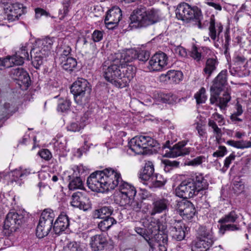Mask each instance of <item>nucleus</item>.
I'll return each instance as SVG.
<instances>
[{"label": "nucleus", "mask_w": 251, "mask_h": 251, "mask_svg": "<svg viewBox=\"0 0 251 251\" xmlns=\"http://www.w3.org/2000/svg\"><path fill=\"white\" fill-rule=\"evenodd\" d=\"M227 70H222L214 78L210 87V103L218 106L221 110H226L231 98L227 90L220 96L227 84Z\"/></svg>", "instance_id": "1"}, {"label": "nucleus", "mask_w": 251, "mask_h": 251, "mask_svg": "<svg viewBox=\"0 0 251 251\" xmlns=\"http://www.w3.org/2000/svg\"><path fill=\"white\" fill-rule=\"evenodd\" d=\"M208 183L201 174L192 173L190 177L182 181L176 189V195L187 199L196 196L208 188Z\"/></svg>", "instance_id": "2"}, {"label": "nucleus", "mask_w": 251, "mask_h": 251, "mask_svg": "<svg viewBox=\"0 0 251 251\" xmlns=\"http://www.w3.org/2000/svg\"><path fill=\"white\" fill-rule=\"evenodd\" d=\"M161 20L158 10L140 6L134 9L130 16L131 28L146 27L159 22Z\"/></svg>", "instance_id": "3"}, {"label": "nucleus", "mask_w": 251, "mask_h": 251, "mask_svg": "<svg viewBox=\"0 0 251 251\" xmlns=\"http://www.w3.org/2000/svg\"><path fill=\"white\" fill-rule=\"evenodd\" d=\"M122 67V60L118 57L105 61L102 65L105 79L118 88H120V84L118 82L119 80H121Z\"/></svg>", "instance_id": "4"}, {"label": "nucleus", "mask_w": 251, "mask_h": 251, "mask_svg": "<svg viewBox=\"0 0 251 251\" xmlns=\"http://www.w3.org/2000/svg\"><path fill=\"white\" fill-rule=\"evenodd\" d=\"M70 89L76 103L84 105L88 102L92 88L87 80L83 78H77L71 85Z\"/></svg>", "instance_id": "5"}, {"label": "nucleus", "mask_w": 251, "mask_h": 251, "mask_svg": "<svg viewBox=\"0 0 251 251\" xmlns=\"http://www.w3.org/2000/svg\"><path fill=\"white\" fill-rule=\"evenodd\" d=\"M176 14L178 19L183 21L188 22L195 19L198 22L199 28H202L201 23L202 14L201 9L197 6L191 7L187 3H182L177 6L176 10Z\"/></svg>", "instance_id": "6"}, {"label": "nucleus", "mask_w": 251, "mask_h": 251, "mask_svg": "<svg viewBox=\"0 0 251 251\" xmlns=\"http://www.w3.org/2000/svg\"><path fill=\"white\" fill-rule=\"evenodd\" d=\"M55 217L54 212L50 208L44 209L42 212L36 228V235L42 238L49 234L53 226Z\"/></svg>", "instance_id": "7"}, {"label": "nucleus", "mask_w": 251, "mask_h": 251, "mask_svg": "<svg viewBox=\"0 0 251 251\" xmlns=\"http://www.w3.org/2000/svg\"><path fill=\"white\" fill-rule=\"evenodd\" d=\"M159 145L157 141L148 136L141 135L132 138L128 143L129 149L136 154H143L145 149L156 147Z\"/></svg>", "instance_id": "8"}, {"label": "nucleus", "mask_w": 251, "mask_h": 251, "mask_svg": "<svg viewBox=\"0 0 251 251\" xmlns=\"http://www.w3.org/2000/svg\"><path fill=\"white\" fill-rule=\"evenodd\" d=\"M25 222V214L14 211L9 212L4 221L3 231L5 234L9 235L16 231Z\"/></svg>", "instance_id": "9"}, {"label": "nucleus", "mask_w": 251, "mask_h": 251, "mask_svg": "<svg viewBox=\"0 0 251 251\" xmlns=\"http://www.w3.org/2000/svg\"><path fill=\"white\" fill-rule=\"evenodd\" d=\"M105 183L104 187L105 192L114 189L119 187L122 181H123L121 174L117 170L112 168H107L103 170Z\"/></svg>", "instance_id": "10"}, {"label": "nucleus", "mask_w": 251, "mask_h": 251, "mask_svg": "<svg viewBox=\"0 0 251 251\" xmlns=\"http://www.w3.org/2000/svg\"><path fill=\"white\" fill-rule=\"evenodd\" d=\"M103 171H96L90 175L87 178V184L89 188L92 191L97 192L104 193L105 189L104 187L105 183Z\"/></svg>", "instance_id": "11"}, {"label": "nucleus", "mask_w": 251, "mask_h": 251, "mask_svg": "<svg viewBox=\"0 0 251 251\" xmlns=\"http://www.w3.org/2000/svg\"><path fill=\"white\" fill-rule=\"evenodd\" d=\"M11 78L17 81V83L23 90H26L31 84L28 73L22 68H13L10 72Z\"/></svg>", "instance_id": "12"}, {"label": "nucleus", "mask_w": 251, "mask_h": 251, "mask_svg": "<svg viewBox=\"0 0 251 251\" xmlns=\"http://www.w3.org/2000/svg\"><path fill=\"white\" fill-rule=\"evenodd\" d=\"M120 192L119 199H117L119 205H125L130 199H133L137 193L135 188L131 184L122 181L118 187Z\"/></svg>", "instance_id": "13"}, {"label": "nucleus", "mask_w": 251, "mask_h": 251, "mask_svg": "<svg viewBox=\"0 0 251 251\" xmlns=\"http://www.w3.org/2000/svg\"><path fill=\"white\" fill-rule=\"evenodd\" d=\"M168 61V58L166 53L158 52L151 57L147 67L151 72L160 71L167 65Z\"/></svg>", "instance_id": "14"}, {"label": "nucleus", "mask_w": 251, "mask_h": 251, "mask_svg": "<svg viewBox=\"0 0 251 251\" xmlns=\"http://www.w3.org/2000/svg\"><path fill=\"white\" fill-rule=\"evenodd\" d=\"M187 142V141H182L171 147L170 146V142L167 141L163 145V148H168L170 149V151L167 155L168 157H176L179 156H184L188 154L190 152V148H184Z\"/></svg>", "instance_id": "15"}, {"label": "nucleus", "mask_w": 251, "mask_h": 251, "mask_svg": "<svg viewBox=\"0 0 251 251\" xmlns=\"http://www.w3.org/2000/svg\"><path fill=\"white\" fill-rule=\"evenodd\" d=\"M177 212L184 219L191 220L196 213L195 208L193 203L187 200L178 202L176 205Z\"/></svg>", "instance_id": "16"}, {"label": "nucleus", "mask_w": 251, "mask_h": 251, "mask_svg": "<svg viewBox=\"0 0 251 251\" xmlns=\"http://www.w3.org/2000/svg\"><path fill=\"white\" fill-rule=\"evenodd\" d=\"M122 16V10L118 6H114L107 12L104 19V23L106 27L112 29L116 26Z\"/></svg>", "instance_id": "17"}, {"label": "nucleus", "mask_w": 251, "mask_h": 251, "mask_svg": "<svg viewBox=\"0 0 251 251\" xmlns=\"http://www.w3.org/2000/svg\"><path fill=\"white\" fill-rule=\"evenodd\" d=\"M187 227L181 221L175 222L169 227V233L173 239L178 241H182L185 237Z\"/></svg>", "instance_id": "18"}, {"label": "nucleus", "mask_w": 251, "mask_h": 251, "mask_svg": "<svg viewBox=\"0 0 251 251\" xmlns=\"http://www.w3.org/2000/svg\"><path fill=\"white\" fill-rule=\"evenodd\" d=\"M136 71L135 67L122 63L121 80H119V82H118V84H120L121 88L127 86L135 76Z\"/></svg>", "instance_id": "19"}, {"label": "nucleus", "mask_w": 251, "mask_h": 251, "mask_svg": "<svg viewBox=\"0 0 251 251\" xmlns=\"http://www.w3.org/2000/svg\"><path fill=\"white\" fill-rule=\"evenodd\" d=\"M88 200L87 193L85 191H77L74 193L72 196L71 204L73 207L86 211L87 210L88 206L85 203V202Z\"/></svg>", "instance_id": "20"}, {"label": "nucleus", "mask_w": 251, "mask_h": 251, "mask_svg": "<svg viewBox=\"0 0 251 251\" xmlns=\"http://www.w3.org/2000/svg\"><path fill=\"white\" fill-rule=\"evenodd\" d=\"M107 244V240L103 234H96L90 237L89 245L93 251H101Z\"/></svg>", "instance_id": "21"}, {"label": "nucleus", "mask_w": 251, "mask_h": 251, "mask_svg": "<svg viewBox=\"0 0 251 251\" xmlns=\"http://www.w3.org/2000/svg\"><path fill=\"white\" fill-rule=\"evenodd\" d=\"M9 8L7 19L9 22L18 20L19 17L25 13V10L23 4L18 2L12 4L9 6Z\"/></svg>", "instance_id": "22"}, {"label": "nucleus", "mask_w": 251, "mask_h": 251, "mask_svg": "<svg viewBox=\"0 0 251 251\" xmlns=\"http://www.w3.org/2000/svg\"><path fill=\"white\" fill-rule=\"evenodd\" d=\"M28 43L22 45L19 50L17 51L14 55L11 56L14 64L22 65L24 64L25 59L29 60V55L28 53Z\"/></svg>", "instance_id": "23"}, {"label": "nucleus", "mask_w": 251, "mask_h": 251, "mask_svg": "<svg viewBox=\"0 0 251 251\" xmlns=\"http://www.w3.org/2000/svg\"><path fill=\"white\" fill-rule=\"evenodd\" d=\"M69 225V217L66 214L62 213L54 222L53 230L56 234H59L67 229Z\"/></svg>", "instance_id": "24"}, {"label": "nucleus", "mask_w": 251, "mask_h": 251, "mask_svg": "<svg viewBox=\"0 0 251 251\" xmlns=\"http://www.w3.org/2000/svg\"><path fill=\"white\" fill-rule=\"evenodd\" d=\"M169 201L164 198L154 199L152 203V208L150 211L151 216L156 214L166 212L168 210Z\"/></svg>", "instance_id": "25"}, {"label": "nucleus", "mask_w": 251, "mask_h": 251, "mask_svg": "<svg viewBox=\"0 0 251 251\" xmlns=\"http://www.w3.org/2000/svg\"><path fill=\"white\" fill-rule=\"evenodd\" d=\"M208 30L211 39L214 41H218L220 34L223 31V26L221 23L216 22L214 18H211Z\"/></svg>", "instance_id": "26"}, {"label": "nucleus", "mask_w": 251, "mask_h": 251, "mask_svg": "<svg viewBox=\"0 0 251 251\" xmlns=\"http://www.w3.org/2000/svg\"><path fill=\"white\" fill-rule=\"evenodd\" d=\"M53 38L47 37L42 39H39L36 42L37 46L35 49H39V50L43 52L45 56H49L50 53V49L54 42Z\"/></svg>", "instance_id": "27"}, {"label": "nucleus", "mask_w": 251, "mask_h": 251, "mask_svg": "<svg viewBox=\"0 0 251 251\" xmlns=\"http://www.w3.org/2000/svg\"><path fill=\"white\" fill-rule=\"evenodd\" d=\"M30 57L32 60V64L36 69H39L43 64L44 59L48 56L43 55V52L39 49L32 48L30 50Z\"/></svg>", "instance_id": "28"}, {"label": "nucleus", "mask_w": 251, "mask_h": 251, "mask_svg": "<svg viewBox=\"0 0 251 251\" xmlns=\"http://www.w3.org/2000/svg\"><path fill=\"white\" fill-rule=\"evenodd\" d=\"M11 173V182L12 183L15 182L16 184L20 186L24 183L23 180L26 178L30 173L27 169H15Z\"/></svg>", "instance_id": "29"}, {"label": "nucleus", "mask_w": 251, "mask_h": 251, "mask_svg": "<svg viewBox=\"0 0 251 251\" xmlns=\"http://www.w3.org/2000/svg\"><path fill=\"white\" fill-rule=\"evenodd\" d=\"M161 78L165 81L177 83L182 79L183 74L179 71L170 70L166 74L162 75Z\"/></svg>", "instance_id": "30"}, {"label": "nucleus", "mask_w": 251, "mask_h": 251, "mask_svg": "<svg viewBox=\"0 0 251 251\" xmlns=\"http://www.w3.org/2000/svg\"><path fill=\"white\" fill-rule=\"evenodd\" d=\"M154 165L152 162L148 161L145 164L144 169L140 174V178L145 181H149L154 174Z\"/></svg>", "instance_id": "31"}, {"label": "nucleus", "mask_w": 251, "mask_h": 251, "mask_svg": "<svg viewBox=\"0 0 251 251\" xmlns=\"http://www.w3.org/2000/svg\"><path fill=\"white\" fill-rule=\"evenodd\" d=\"M214 240H205L196 238L192 251H207L213 245Z\"/></svg>", "instance_id": "32"}, {"label": "nucleus", "mask_w": 251, "mask_h": 251, "mask_svg": "<svg viewBox=\"0 0 251 251\" xmlns=\"http://www.w3.org/2000/svg\"><path fill=\"white\" fill-rule=\"evenodd\" d=\"M218 64L219 62L216 57L215 58H209L206 60L203 72L204 74L207 75V78H208L216 70Z\"/></svg>", "instance_id": "33"}, {"label": "nucleus", "mask_w": 251, "mask_h": 251, "mask_svg": "<svg viewBox=\"0 0 251 251\" xmlns=\"http://www.w3.org/2000/svg\"><path fill=\"white\" fill-rule=\"evenodd\" d=\"M113 212V208L111 206H102L95 210L93 212V217L95 219H103L107 217H111Z\"/></svg>", "instance_id": "34"}, {"label": "nucleus", "mask_w": 251, "mask_h": 251, "mask_svg": "<svg viewBox=\"0 0 251 251\" xmlns=\"http://www.w3.org/2000/svg\"><path fill=\"white\" fill-rule=\"evenodd\" d=\"M59 61L61 67L66 71H72L77 66L76 59L72 57H60Z\"/></svg>", "instance_id": "35"}, {"label": "nucleus", "mask_w": 251, "mask_h": 251, "mask_svg": "<svg viewBox=\"0 0 251 251\" xmlns=\"http://www.w3.org/2000/svg\"><path fill=\"white\" fill-rule=\"evenodd\" d=\"M69 176L68 178L69 180V184L68 185L69 189L71 190H74L75 189H79L82 190L83 189V183L82 179L80 176H75V173Z\"/></svg>", "instance_id": "36"}, {"label": "nucleus", "mask_w": 251, "mask_h": 251, "mask_svg": "<svg viewBox=\"0 0 251 251\" xmlns=\"http://www.w3.org/2000/svg\"><path fill=\"white\" fill-rule=\"evenodd\" d=\"M121 206H124L128 210H132L135 212L140 211L142 207V201L139 200L138 198L135 197L133 199H130L129 201L125 205H120Z\"/></svg>", "instance_id": "37"}, {"label": "nucleus", "mask_w": 251, "mask_h": 251, "mask_svg": "<svg viewBox=\"0 0 251 251\" xmlns=\"http://www.w3.org/2000/svg\"><path fill=\"white\" fill-rule=\"evenodd\" d=\"M167 226L163 225L158 220L154 221V222L151 221L150 226H149V229L151 231V233L153 235H157L159 234V232L161 231L163 233H164Z\"/></svg>", "instance_id": "38"}, {"label": "nucleus", "mask_w": 251, "mask_h": 251, "mask_svg": "<svg viewBox=\"0 0 251 251\" xmlns=\"http://www.w3.org/2000/svg\"><path fill=\"white\" fill-rule=\"evenodd\" d=\"M98 224V227L102 231H106L108 230L113 225L117 223L116 220L112 217H107Z\"/></svg>", "instance_id": "39"}, {"label": "nucleus", "mask_w": 251, "mask_h": 251, "mask_svg": "<svg viewBox=\"0 0 251 251\" xmlns=\"http://www.w3.org/2000/svg\"><path fill=\"white\" fill-rule=\"evenodd\" d=\"M167 180L160 174H155L149 181L150 183V187L154 188H160L163 186Z\"/></svg>", "instance_id": "40"}, {"label": "nucleus", "mask_w": 251, "mask_h": 251, "mask_svg": "<svg viewBox=\"0 0 251 251\" xmlns=\"http://www.w3.org/2000/svg\"><path fill=\"white\" fill-rule=\"evenodd\" d=\"M197 239L205 240H214L211 232L206 227L201 226L197 230Z\"/></svg>", "instance_id": "41"}, {"label": "nucleus", "mask_w": 251, "mask_h": 251, "mask_svg": "<svg viewBox=\"0 0 251 251\" xmlns=\"http://www.w3.org/2000/svg\"><path fill=\"white\" fill-rule=\"evenodd\" d=\"M226 144L239 149H244L251 147V141H245V140H239L234 141L232 140H228Z\"/></svg>", "instance_id": "42"}, {"label": "nucleus", "mask_w": 251, "mask_h": 251, "mask_svg": "<svg viewBox=\"0 0 251 251\" xmlns=\"http://www.w3.org/2000/svg\"><path fill=\"white\" fill-rule=\"evenodd\" d=\"M208 126L212 129L213 133L217 142L219 143L222 136V129L219 128L214 120L209 119L208 121Z\"/></svg>", "instance_id": "43"}, {"label": "nucleus", "mask_w": 251, "mask_h": 251, "mask_svg": "<svg viewBox=\"0 0 251 251\" xmlns=\"http://www.w3.org/2000/svg\"><path fill=\"white\" fill-rule=\"evenodd\" d=\"M136 50L134 49L127 50L124 53L120 55V58L122 62H132L136 59V55H137Z\"/></svg>", "instance_id": "44"}, {"label": "nucleus", "mask_w": 251, "mask_h": 251, "mask_svg": "<svg viewBox=\"0 0 251 251\" xmlns=\"http://www.w3.org/2000/svg\"><path fill=\"white\" fill-rule=\"evenodd\" d=\"M238 218L239 216L236 212L234 210H232L220 219L219 221V223L221 224L234 223H236Z\"/></svg>", "instance_id": "45"}, {"label": "nucleus", "mask_w": 251, "mask_h": 251, "mask_svg": "<svg viewBox=\"0 0 251 251\" xmlns=\"http://www.w3.org/2000/svg\"><path fill=\"white\" fill-rule=\"evenodd\" d=\"M14 112L15 108L13 104L9 102H5L0 107V121Z\"/></svg>", "instance_id": "46"}, {"label": "nucleus", "mask_w": 251, "mask_h": 251, "mask_svg": "<svg viewBox=\"0 0 251 251\" xmlns=\"http://www.w3.org/2000/svg\"><path fill=\"white\" fill-rule=\"evenodd\" d=\"M240 229L238 225L234 223H228L221 224L219 228V232L222 235L224 234L226 231H237Z\"/></svg>", "instance_id": "47"}, {"label": "nucleus", "mask_w": 251, "mask_h": 251, "mask_svg": "<svg viewBox=\"0 0 251 251\" xmlns=\"http://www.w3.org/2000/svg\"><path fill=\"white\" fill-rule=\"evenodd\" d=\"M190 56L197 62H200L203 58L201 55V49L193 45L189 51Z\"/></svg>", "instance_id": "48"}, {"label": "nucleus", "mask_w": 251, "mask_h": 251, "mask_svg": "<svg viewBox=\"0 0 251 251\" xmlns=\"http://www.w3.org/2000/svg\"><path fill=\"white\" fill-rule=\"evenodd\" d=\"M66 140L64 138L58 139L54 143V149L57 153L63 152L66 149Z\"/></svg>", "instance_id": "49"}, {"label": "nucleus", "mask_w": 251, "mask_h": 251, "mask_svg": "<svg viewBox=\"0 0 251 251\" xmlns=\"http://www.w3.org/2000/svg\"><path fill=\"white\" fill-rule=\"evenodd\" d=\"M164 165V170L166 172H169L174 168L179 166V162L177 161H171L169 159H164L162 161Z\"/></svg>", "instance_id": "50"}, {"label": "nucleus", "mask_w": 251, "mask_h": 251, "mask_svg": "<svg viewBox=\"0 0 251 251\" xmlns=\"http://www.w3.org/2000/svg\"><path fill=\"white\" fill-rule=\"evenodd\" d=\"M137 55H136V59L145 63L149 60L150 56V52L146 50H136Z\"/></svg>", "instance_id": "51"}, {"label": "nucleus", "mask_w": 251, "mask_h": 251, "mask_svg": "<svg viewBox=\"0 0 251 251\" xmlns=\"http://www.w3.org/2000/svg\"><path fill=\"white\" fill-rule=\"evenodd\" d=\"M159 242V250L160 251H167L168 244V236L166 234H158L157 237Z\"/></svg>", "instance_id": "52"}, {"label": "nucleus", "mask_w": 251, "mask_h": 251, "mask_svg": "<svg viewBox=\"0 0 251 251\" xmlns=\"http://www.w3.org/2000/svg\"><path fill=\"white\" fill-rule=\"evenodd\" d=\"M71 104V102L69 100H60L57 106V111L61 112L68 111L70 109Z\"/></svg>", "instance_id": "53"}, {"label": "nucleus", "mask_w": 251, "mask_h": 251, "mask_svg": "<svg viewBox=\"0 0 251 251\" xmlns=\"http://www.w3.org/2000/svg\"><path fill=\"white\" fill-rule=\"evenodd\" d=\"M14 62L12 61L11 56L8 55L5 58H0V70L5 68H9L14 65Z\"/></svg>", "instance_id": "54"}, {"label": "nucleus", "mask_w": 251, "mask_h": 251, "mask_svg": "<svg viewBox=\"0 0 251 251\" xmlns=\"http://www.w3.org/2000/svg\"><path fill=\"white\" fill-rule=\"evenodd\" d=\"M195 98L198 104L204 103L206 100L205 88H201L199 92L195 94Z\"/></svg>", "instance_id": "55"}, {"label": "nucleus", "mask_w": 251, "mask_h": 251, "mask_svg": "<svg viewBox=\"0 0 251 251\" xmlns=\"http://www.w3.org/2000/svg\"><path fill=\"white\" fill-rule=\"evenodd\" d=\"M163 99L165 102L169 104H173L177 102H179L181 99H178L176 95L172 93H168L164 95Z\"/></svg>", "instance_id": "56"}, {"label": "nucleus", "mask_w": 251, "mask_h": 251, "mask_svg": "<svg viewBox=\"0 0 251 251\" xmlns=\"http://www.w3.org/2000/svg\"><path fill=\"white\" fill-rule=\"evenodd\" d=\"M205 161V157L203 156L197 157L192 160L188 161L185 165L188 166H198Z\"/></svg>", "instance_id": "57"}, {"label": "nucleus", "mask_w": 251, "mask_h": 251, "mask_svg": "<svg viewBox=\"0 0 251 251\" xmlns=\"http://www.w3.org/2000/svg\"><path fill=\"white\" fill-rule=\"evenodd\" d=\"M233 189L237 193L243 191L245 187L244 182L239 178L233 181Z\"/></svg>", "instance_id": "58"}, {"label": "nucleus", "mask_w": 251, "mask_h": 251, "mask_svg": "<svg viewBox=\"0 0 251 251\" xmlns=\"http://www.w3.org/2000/svg\"><path fill=\"white\" fill-rule=\"evenodd\" d=\"M65 251H82L81 248L76 242L69 243L65 248Z\"/></svg>", "instance_id": "59"}, {"label": "nucleus", "mask_w": 251, "mask_h": 251, "mask_svg": "<svg viewBox=\"0 0 251 251\" xmlns=\"http://www.w3.org/2000/svg\"><path fill=\"white\" fill-rule=\"evenodd\" d=\"M210 119L214 120V121H217L219 126H223L225 124L224 116L217 112L214 113Z\"/></svg>", "instance_id": "60"}, {"label": "nucleus", "mask_w": 251, "mask_h": 251, "mask_svg": "<svg viewBox=\"0 0 251 251\" xmlns=\"http://www.w3.org/2000/svg\"><path fill=\"white\" fill-rule=\"evenodd\" d=\"M227 153L226 148L223 146H220L219 150L213 153V157H222Z\"/></svg>", "instance_id": "61"}, {"label": "nucleus", "mask_w": 251, "mask_h": 251, "mask_svg": "<svg viewBox=\"0 0 251 251\" xmlns=\"http://www.w3.org/2000/svg\"><path fill=\"white\" fill-rule=\"evenodd\" d=\"M39 155L41 158L49 160L51 157V154L48 149H43L38 152Z\"/></svg>", "instance_id": "62"}, {"label": "nucleus", "mask_w": 251, "mask_h": 251, "mask_svg": "<svg viewBox=\"0 0 251 251\" xmlns=\"http://www.w3.org/2000/svg\"><path fill=\"white\" fill-rule=\"evenodd\" d=\"M92 39L95 42L100 41L103 37V33L102 31L96 30L92 34Z\"/></svg>", "instance_id": "63"}, {"label": "nucleus", "mask_w": 251, "mask_h": 251, "mask_svg": "<svg viewBox=\"0 0 251 251\" xmlns=\"http://www.w3.org/2000/svg\"><path fill=\"white\" fill-rule=\"evenodd\" d=\"M235 158V155L233 153L231 154L229 156L226 157L224 161V168H225L226 169H227L229 167L231 161L234 160Z\"/></svg>", "instance_id": "64"}]
</instances>
